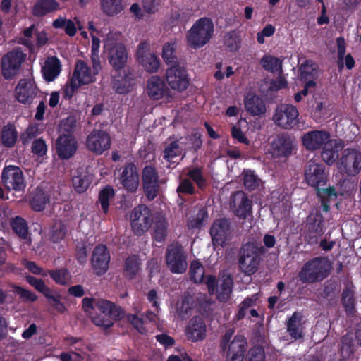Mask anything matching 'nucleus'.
I'll return each instance as SVG.
<instances>
[{"label":"nucleus","instance_id":"f257e3e1","mask_svg":"<svg viewBox=\"0 0 361 361\" xmlns=\"http://www.w3.org/2000/svg\"><path fill=\"white\" fill-rule=\"evenodd\" d=\"M235 331L228 329L221 337L219 348L226 353V361H243L247 349V340L244 335L237 334Z\"/></svg>","mask_w":361,"mask_h":361},{"label":"nucleus","instance_id":"f03ea898","mask_svg":"<svg viewBox=\"0 0 361 361\" xmlns=\"http://www.w3.org/2000/svg\"><path fill=\"white\" fill-rule=\"evenodd\" d=\"M264 248L257 243L247 242L242 245L238 253V267L241 272L251 276L255 274L261 262Z\"/></svg>","mask_w":361,"mask_h":361},{"label":"nucleus","instance_id":"7ed1b4c3","mask_svg":"<svg viewBox=\"0 0 361 361\" xmlns=\"http://www.w3.org/2000/svg\"><path fill=\"white\" fill-rule=\"evenodd\" d=\"M328 260L323 257H316L307 261L298 272L302 283H314L326 279L329 274Z\"/></svg>","mask_w":361,"mask_h":361},{"label":"nucleus","instance_id":"20e7f679","mask_svg":"<svg viewBox=\"0 0 361 361\" xmlns=\"http://www.w3.org/2000/svg\"><path fill=\"white\" fill-rule=\"evenodd\" d=\"M214 31L211 18L203 17L198 19L187 33L188 44L195 49H199L207 44Z\"/></svg>","mask_w":361,"mask_h":361},{"label":"nucleus","instance_id":"39448f33","mask_svg":"<svg viewBox=\"0 0 361 361\" xmlns=\"http://www.w3.org/2000/svg\"><path fill=\"white\" fill-rule=\"evenodd\" d=\"M166 264L173 274H183L188 268L187 255L183 247L175 242L168 245L166 252Z\"/></svg>","mask_w":361,"mask_h":361},{"label":"nucleus","instance_id":"423d86ee","mask_svg":"<svg viewBox=\"0 0 361 361\" xmlns=\"http://www.w3.org/2000/svg\"><path fill=\"white\" fill-rule=\"evenodd\" d=\"M25 59L26 54L20 48L13 49L6 53L1 59V72L4 79H13L18 73Z\"/></svg>","mask_w":361,"mask_h":361},{"label":"nucleus","instance_id":"0eeeda50","mask_svg":"<svg viewBox=\"0 0 361 361\" xmlns=\"http://www.w3.org/2000/svg\"><path fill=\"white\" fill-rule=\"evenodd\" d=\"M115 176L119 183L128 192H135L139 186L137 168L133 161H126L123 166H116Z\"/></svg>","mask_w":361,"mask_h":361},{"label":"nucleus","instance_id":"6e6552de","mask_svg":"<svg viewBox=\"0 0 361 361\" xmlns=\"http://www.w3.org/2000/svg\"><path fill=\"white\" fill-rule=\"evenodd\" d=\"M338 170L348 176H355L361 171V153L355 149L346 148L338 161Z\"/></svg>","mask_w":361,"mask_h":361},{"label":"nucleus","instance_id":"1a4fd4ad","mask_svg":"<svg viewBox=\"0 0 361 361\" xmlns=\"http://www.w3.org/2000/svg\"><path fill=\"white\" fill-rule=\"evenodd\" d=\"M304 177L307 185L316 190L326 184L328 172L324 164L310 160L305 166Z\"/></svg>","mask_w":361,"mask_h":361},{"label":"nucleus","instance_id":"9d476101","mask_svg":"<svg viewBox=\"0 0 361 361\" xmlns=\"http://www.w3.org/2000/svg\"><path fill=\"white\" fill-rule=\"evenodd\" d=\"M132 229L135 235H141L147 231L152 225V219L151 210L145 204L135 207L130 215Z\"/></svg>","mask_w":361,"mask_h":361},{"label":"nucleus","instance_id":"9b49d317","mask_svg":"<svg viewBox=\"0 0 361 361\" xmlns=\"http://www.w3.org/2000/svg\"><path fill=\"white\" fill-rule=\"evenodd\" d=\"M298 116L299 112L295 106L283 104L276 107L273 121L282 128L292 129L298 123Z\"/></svg>","mask_w":361,"mask_h":361},{"label":"nucleus","instance_id":"f8f14e48","mask_svg":"<svg viewBox=\"0 0 361 361\" xmlns=\"http://www.w3.org/2000/svg\"><path fill=\"white\" fill-rule=\"evenodd\" d=\"M142 182L144 193L148 200H154L160 190L159 173L153 165H146L142 171Z\"/></svg>","mask_w":361,"mask_h":361},{"label":"nucleus","instance_id":"ddd939ff","mask_svg":"<svg viewBox=\"0 0 361 361\" xmlns=\"http://www.w3.org/2000/svg\"><path fill=\"white\" fill-rule=\"evenodd\" d=\"M231 224L230 219L220 218L214 220L209 230L214 245L224 247L228 245L231 239Z\"/></svg>","mask_w":361,"mask_h":361},{"label":"nucleus","instance_id":"4468645a","mask_svg":"<svg viewBox=\"0 0 361 361\" xmlns=\"http://www.w3.org/2000/svg\"><path fill=\"white\" fill-rule=\"evenodd\" d=\"M294 140L287 133L278 134L270 146V153L274 159H286L293 154L295 149Z\"/></svg>","mask_w":361,"mask_h":361},{"label":"nucleus","instance_id":"2eb2a0df","mask_svg":"<svg viewBox=\"0 0 361 361\" xmlns=\"http://www.w3.org/2000/svg\"><path fill=\"white\" fill-rule=\"evenodd\" d=\"M109 134L102 129H94L86 138L87 149L96 155H101L111 147Z\"/></svg>","mask_w":361,"mask_h":361},{"label":"nucleus","instance_id":"dca6fc26","mask_svg":"<svg viewBox=\"0 0 361 361\" xmlns=\"http://www.w3.org/2000/svg\"><path fill=\"white\" fill-rule=\"evenodd\" d=\"M110 259V252L106 245H97L91 256V266L94 274L98 276L104 275L109 270Z\"/></svg>","mask_w":361,"mask_h":361},{"label":"nucleus","instance_id":"f3484780","mask_svg":"<svg viewBox=\"0 0 361 361\" xmlns=\"http://www.w3.org/2000/svg\"><path fill=\"white\" fill-rule=\"evenodd\" d=\"M166 79L172 90L179 92L185 90L190 80L186 69L181 67L179 63L167 68Z\"/></svg>","mask_w":361,"mask_h":361},{"label":"nucleus","instance_id":"a211bd4d","mask_svg":"<svg viewBox=\"0 0 361 361\" xmlns=\"http://www.w3.org/2000/svg\"><path fill=\"white\" fill-rule=\"evenodd\" d=\"M1 181L4 187L9 190L22 191L26 186L22 170L16 166L9 165L4 168Z\"/></svg>","mask_w":361,"mask_h":361},{"label":"nucleus","instance_id":"6ab92c4d","mask_svg":"<svg viewBox=\"0 0 361 361\" xmlns=\"http://www.w3.org/2000/svg\"><path fill=\"white\" fill-rule=\"evenodd\" d=\"M331 134L325 130H314L305 133L301 137L303 147L308 151L314 152L322 148L331 140Z\"/></svg>","mask_w":361,"mask_h":361},{"label":"nucleus","instance_id":"aec40b11","mask_svg":"<svg viewBox=\"0 0 361 361\" xmlns=\"http://www.w3.org/2000/svg\"><path fill=\"white\" fill-rule=\"evenodd\" d=\"M78 147V142L71 134L60 135L55 142L56 154L61 160H68L73 157Z\"/></svg>","mask_w":361,"mask_h":361},{"label":"nucleus","instance_id":"412c9836","mask_svg":"<svg viewBox=\"0 0 361 361\" xmlns=\"http://www.w3.org/2000/svg\"><path fill=\"white\" fill-rule=\"evenodd\" d=\"M137 57L140 63L149 73H156L160 66L159 59L154 53L149 52V46L147 42H140L137 47Z\"/></svg>","mask_w":361,"mask_h":361},{"label":"nucleus","instance_id":"4be33fe9","mask_svg":"<svg viewBox=\"0 0 361 361\" xmlns=\"http://www.w3.org/2000/svg\"><path fill=\"white\" fill-rule=\"evenodd\" d=\"M117 75H114L112 82V87L114 91L120 94H127L133 89L135 84V77L130 68L123 69L121 71H116Z\"/></svg>","mask_w":361,"mask_h":361},{"label":"nucleus","instance_id":"5701e85b","mask_svg":"<svg viewBox=\"0 0 361 361\" xmlns=\"http://www.w3.org/2000/svg\"><path fill=\"white\" fill-rule=\"evenodd\" d=\"M108 59L115 71H121L125 68L128 52L122 43H114L109 49Z\"/></svg>","mask_w":361,"mask_h":361},{"label":"nucleus","instance_id":"b1692460","mask_svg":"<svg viewBox=\"0 0 361 361\" xmlns=\"http://www.w3.org/2000/svg\"><path fill=\"white\" fill-rule=\"evenodd\" d=\"M207 328L204 319L200 316L190 319L185 329L187 338L191 342L202 341L206 337Z\"/></svg>","mask_w":361,"mask_h":361},{"label":"nucleus","instance_id":"393cba45","mask_svg":"<svg viewBox=\"0 0 361 361\" xmlns=\"http://www.w3.org/2000/svg\"><path fill=\"white\" fill-rule=\"evenodd\" d=\"M16 99L23 104L30 103L37 94V87L30 79H21L15 89Z\"/></svg>","mask_w":361,"mask_h":361},{"label":"nucleus","instance_id":"a878e982","mask_svg":"<svg viewBox=\"0 0 361 361\" xmlns=\"http://www.w3.org/2000/svg\"><path fill=\"white\" fill-rule=\"evenodd\" d=\"M305 322L301 312L295 311L286 322V331L290 338L295 341L305 336Z\"/></svg>","mask_w":361,"mask_h":361},{"label":"nucleus","instance_id":"bb28decb","mask_svg":"<svg viewBox=\"0 0 361 361\" xmlns=\"http://www.w3.org/2000/svg\"><path fill=\"white\" fill-rule=\"evenodd\" d=\"M146 91L149 98L159 100L168 93L169 89L159 76L153 75L147 80Z\"/></svg>","mask_w":361,"mask_h":361},{"label":"nucleus","instance_id":"cd10ccee","mask_svg":"<svg viewBox=\"0 0 361 361\" xmlns=\"http://www.w3.org/2000/svg\"><path fill=\"white\" fill-rule=\"evenodd\" d=\"M246 111L252 116H261L267 111L264 102L258 95L249 92L244 98Z\"/></svg>","mask_w":361,"mask_h":361},{"label":"nucleus","instance_id":"c85d7f7f","mask_svg":"<svg viewBox=\"0 0 361 361\" xmlns=\"http://www.w3.org/2000/svg\"><path fill=\"white\" fill-rule=\"evenodd\" d=\"M27 201L32 210L43 211L50 202V195L40 188H37L27 194Z\"/></svg>","mask_w":361,"mask_h":361},{"label":"nucleus","instance_id":"c756f323","mask_svg":"<svg viewBox=\"0 0 361 361\" xmlns=\"http://www.w3.org/2000/svg\"><path fill=\"white\" fill-rule=\"evenodd\" d=\"M61 71V63L57 56H49L42 67V73L47 82L54 81Z\"/></svg>","mask_w":361,"mask_h":361},{"label":"nucleus","instance_id":"7c9ffc66","mask_svg":"<svg viewBox=\"0 0 361 361\" xmlns=\"http://www.w3.org/2000/svg\"><path fill=\"white\" fill-rule=\"evenodd\" d=\"M233 279L231 275H223L220 279V285L218 286L216 295V299L221 302H226L231 298L233 288Z\"/></svg>","mask_w":361,"mask_h":361},{"label":"nucleus","instance_id":"2f4dec72","mask_svg":"<svg viewBox=\"0 0 361 361\" xmlns=\"http://www.w3.org/2000/svg\"><path fill=\"white\" fill-rule=\"evenodd\" d=\"M59 9L60 5L56 0H37L32 8V14L35 17L42 18Z\"/></svg>","mask_w":361,"mask_h":361},{"label":"nucleus","instance_id":"473e14b6","mask_svg":"<svg viewBox=\"0 0 361 361\" xmlns=\"http://www.w3.org/2000/svg\"><path fill=\"white\" fill-rule=\"evenodd\" d=\"M72 78L78 81L81 85H87L95 81L94 75L91 74L90 68L82 60L77 61Z\"/></svg>","mask_w":361,"mask_h":361},{"label":"nucleus","instance_id":"72a5a7b5","mask_svg":"<svg viewBox=\"0 0 361 361\" xmlns=\"http://www.w3.org/2000/svg\"><path fill=\"white\" fill-rule=\"evenodd\" d=\"M318 65L312 60L306 59L299 66L298 78L302 82L313 80L315 81L318 76Z\"/></svg>","mask_w":361,"mask_h":361},{"label":"nucleus","instance_id":"f704fd0d","mask_svg":"<svg viewBox=\"0 0 361 361\" xmlns=\"http://www.w3.org/2000/svg\"><path fill=\"white\" fill-rule=\"evenodd\" d=\"M235 197L240 199V202L235 205L233 212L238 218L245 219L252 214V200L243 192H238Z\"/></svg>","mask_w":361,"mask_h":361},{"label":"nucleus","instance_id":"c9c22d12","mask_svg":"<svg viewBox=\"0 0 361 361\" xmlns=\"http://www.w3.org/2000/svg\"><path fill=\"white\" fill-rule=\"evenodd\" d=\"M141 270V262L137 255L128 256L124 262L123 276L128 280L134 279Z\"/></svg>","mask_w":361,"mask_h":361},{"label":"nucleus","instance_id":"e433bc0d","mask_svg":"<svg viewBox=\"0 0 361 361\" xmlns=\"http://www.w3.org/2000/svg\"><path fill=\"white\" fill-rule=\"evenodd\" d=\"M341 302L345 313L353 315L355 312L356 300L355 298L354 286H345L341 293Z\"/></svg>","mask_w":361,"mask_h":361},{"label":"nucleus","instance_id":"4c0bfd02","mask_svg":"<svg viewBox=\"0 0 361 361\" xmlns=\"http://www.w3.org/2000/svg\"><path fill=\"white\" fill-rule=\"evenodd\" d=\"M337 47H338V66L339 69L343 68V59H345V64L348 70H351L355 67V61L350 54H345V42L343 37H338L336 39Z\"/></svg>","mask_w":361,"mask_h":361},{"label":"nucleus","instance_id":"58836bf2","mask_svg":"<svg viewBox=\"0 0 361 361\" xmlns=\"http://www.w3.org/2000/svg\"><path fill=\"white\" fill-rule=\"evenodd\" d=\"M168 231V223L166 218L162 215H157L154 219L153 238L156 242L163 243Z\"/></svg>","mask_w":361,"mask_h":361},{"label":"nucleus","instance_id":"ea45409f","mask_svg":"<svg viewBox=\"0 0 361 361\" xmlns=\"http://www.w3.org/2000/svg\"><path fill=\"white\" fill-rule=\"evenodd\" d=\"M336 140H331L322 147L321 157L328 165L331 166L338 157V150Z\"/></svg>","mask_w":361,"mask_h":361},{"label":"nucleus","instance_id":"a19ab883","mask_svg":"<svg viewBox=\"0 0 361 361\" xmlns=\"http://www.w3.org/2000/svg\"><path fill=\"white\" fill-rule=\"evenodd\" d=\"M102 12L108 16H115L124 9L123 0H100Z\"/></svg>","mask_w":361,"mask_h":361},{"label":"nucleus","instance_id":"79ce46f5","mask_svg":"<svg viewBox=\"0 0 361 361\" xmlns=\"http://www.w3.org/2000/svg\"><path fill=\"white\" fill-rule=\"evenodd\" d=\"M115 197V191L111 185H105L99 192L98 203L100 204L103 212L106 214L109 212L110 200Z\"/></svg>","mask_w":361,"mask_h":361},{"label":"nucleus","instance_id":"37998d69","mask_svg":"<svg viewBox=\"0 0 361 361\" xmlns=\"http://www.w3.org/2000/svg\"><path fill=\"white\" fill-rule=\"evenodd\" d=\"M13 231L20 238L26 239L29 234L27 221L21 216H16L10 220Z\"/></svg>","mask_w":361,"mask_h":361},{"label":"nucleus","instance_id":"c03bdc74","mask_svg":"<svg viewBox=\"0 0 361 361\" xmlns=\"http://www.w3.org/2000/svg\"><path fill=\"white\" fill-rule=\"evenodd\" d=\"M176 49V43L175 42H168L163 45L161 56L163 61L167 65L178 64Z\"/></svg>","mask_w":361,"mask_h":361},{"label":"nucleus","instance_id":"a18cd8bd","mask_svg":"<svg viewBox=\"0 0 361 361\" xmlns=\"http://www.w3.org/2000/svg\"><path fill=\"white\" fill-rule=\"evenodd\" d=\"M18 138V133L13 125L4 126L1 130V141L4 146L11 147L15 145Z\"/></svg>","mask_w":361,"mask_h":361},{"label":"nucleus","instance_id":"49530a36","mask_svg":"<svg viewBox=\"0 0 361 361\" xmlns=\"http://www.w3.org/2000/svg\"><path fill=\"white\" fill-rule=\"evenodd\" d=\"M49 276L56 284L60 286L68 285L71 279V275L68 269L63 267L49 270Z\"/></svg>","mask_w":361,"mask_h":361},{"label":"nucleus","instance_id":"de8ad7c7","mask_svg":"<svg viewBox=\"0 0 361 361\" xmlns=\"http://www.w3.org/2000/svg\"><path fill=\"white\" fill-rule=\"evenodd\" d=\"M193 306L194 300L192 296L190 294H184L177 309L178 316L182 319H188L191 314Z\"/></svg>","mask_w":361,"mask_h":361},{"label":"nucleus","instance_id":"09e8293b","mask_svg":"<svg viewBox=\"0 0 361 361\" xmlns=\"http://www.w3.org/2000/svg\"><path fill=\"white\" fill-rule=\"evenodd\" d=\"M224 45L227 51L230 52L237 51L241 46V37L238 32L232 30L227 32L224 37Z\"/></svg>","mask_w":361,"mask_h":361},{"label":"nucleus","instance_id":"8fccbe9b","mask_svg":"<svg viewBox=\"0 0 361 361\" xmlns=\"http://www.w3.org/2000/svg\"><path fill=\"white\" fill-rule=\"evenodd\" d=\"M323 216L321 214L310 215L307 219V226L310 233L322 235L323 231Z\"/></svg>","mask_w":361,"mask_h":361},{"label":"nucleus","instance_id":"3c124183","mask_svg":"<svg viewBox=\"0 0 361 361\" xmlns=\"http://www.w3.org/2000/svg\"><path fill=\"white\" fill-rule=\"evenodd\" d=\"M189 274L191 281L195 283H201L204 279V268L200 262L192 261L190 264Z\"/></svg>","mask_w":361,"mask_h":361},{"label":"nucleus","instance_id":"603ef678","mask_svg":"<svg viewBox=\"0 0 361 361\" xmlns=\"http://www.w3.org/2000/svg\"><path fill=\"white\" fill-rule=\"evenodd\" d=\"M260 181L261 180L255 173L254 171L250 169L244 170L243 185L247 190L251 192L256 190L259 187Z\"/></svg>","mask_w":361,"mask_h":361},{"label":"nucleus","instance_id":"864d4df0","mask_svg":"<svg viewBox=\"0 0 361 361\" xmlns=\"http://www.w3.org/2000/svg\"><path fill=\"white\" fill-rule=\"evenodd\" d=\"M187 176L197 184L199 189L204 190L206 188L207 181L203 176L202 168L196 167L190 170Z\"/></svg>","mask_w":361,"mask_h":361},{"label":"nucleus","instance_id":"5fc2aeb1","mask_svg":"<svg viewBox=\"0 0 361 361\" xmlns=\"http://www.w3.org/2000/svg\"><path fill=\"white\" fill-rule=\"evenodd\" d=\"M67 232V227L64 224L61 222H56L52 227L50 239L54 243H60L64 239Z\"/></svg>","mask_w":361,"mask_h":361},{"label":"nucleus","instance_id":"6e6d98bb","mask_svg":"<svg viewBox=\"0 0 361 361\" xmlns=\"http://www.w3.org/2000/svg\"><path fill=\"white\" fill-rule=\"evenodd\" d=\"M207 219V212L204 209H200L195 217L188 220L187 226L189 229L201 228Z\"/></svg>","mask_w":361,"mask_h":361},{"label":"nucleus","instance_id":"4d7b16f0","mask_svg":"<svg viewBox=\"0 0 361 361\" xmlns=\"http://www.w3.org/2000/svg\"><path fill=\"white\" fill-rule=\"evenodd\" d=\"M126 317L128 322H129L140 334L146 335L147 334V329L145 326V321L143 318L139 317L133 314H128Z\"/></svg>","mask_w":361,"mask_h":361},{"label":"nucleus","instance_id":"13d9d810","mask_svg":"<svg viewBox=\"0 0 361 361\" xmlns=\"http://www.w3.org/2000/svg\"><path fill=\"white\" fill-rule=\"evenodd\" d=\"M265 359L264 348L261 345H255L248 350L245 361H265Z\"/></svg>","mask_w":361,"mask_h":361},{"label":"nucleus","instance_id":"bf43d9fd","mask_svg":"<svg viewBox=\"0 0 361 361\" xmlns=\"http://www.w3.org/2000/svg\"><path fill=\"white\" fill-rule=\"evenodd\" d=\"M82 85L78 82V81L75 80L74 78L71 77L70 80H68L66 84L63 92V97L66 100H71L73 97L75 92L81 87Z\"/></svg>","mask_w":361,"mask_h":361},{"label":"nucleus","instance_id":"052dcab7","mask_svg":"<svg viewBox=\"0 0 361 361\" xmlns=\"http://www.w3.org/2000/svg\"><path fill=\"white\" fill-rule=\"evenodd\" d=\"M176 192L179 197L182 195H194L195 188L192 180L190 178L182 179L176 189Z\"/></svg>","mask_w":361,"mask_h":361},{"label":"nucleus","instance_id":"680f3d73","mask_svg":"<svg viewBox=\"0 0 361 361\" xmlns=\"http://www.w3.org/2000/svg\"><path fill=\"white\" fill-rule=\"evenodd\" d=\"M90 181L87 176H78L73 178V185L78 193L85 192L89 188Z\"/></svg>","mask_w":361,"mask_h":361},{"label":"nucleus","instance_id":"e2e57ef3","mask_svg":"<svg viewBox=\"0 0 361 361\" xmlns=\"http://www.w3.org/2000/svg\"><path fill=\"white\" fill-rule=\"evenodd\" d=\"M13 291L16 294L18 295L24 302H33L37 299V296L35 293L17 285L13 286Z\"/></svg>","mask_w":361,"mask_h":361},{"label":"nucleus","instance_id":"0e129e2a","mask_svg":"<svg viewBox=\"0 0 361 361\" xmlns=\"http://www.w3.org/2000/svg\"><path fill=\"white\" fill-rule=\"evenodd\" d=\"M262 68L269 72H274L277 66H281V61L278 58L271 56H264L260 61Z\"/></svg>","mask_w":361,"mask_h":361},{"label":"nucleus","instance_id":"69168bd1","mask_svg":"<svg viewBox=\"0 0 361 361\" xmlns=\"http://www.w3.org/2000/svg\"><path fill=\"white\" fill-rule=\"evenodd\" d=\"M317 196L320 199H325L328 200H335L338 197L336 190L334 186H329L326 188H322V187L316 189Z\"/></svg>","mask_w":361,"mask_h":361},{"label":"nucleus","instance_id":"338daca9","mask_svg":"<svg viewBox=\"0 0 361 361\" xmlns=\"http://www.w3.org/2000/svg\"><path fill=\"white\" fill-rule=\"evenodd\" d=\"M179 145L177 141L171 142L166 147L163 152V157L167 161H171L173 158L178 155Z\"/></svg>","mask_w":361,"mask_h":361},{"label":"nucleus","instance_id":"774afa93","mask_svg":"<svg viewBox=\"0 0 361 361\" xmlns=\"http://www.w3.org/2000/svg\"><path fill=\"white\" fill-rule=\"evenodd\" d=\"M26 281L30 285L33 286L37 291L44 295V293L48 292L50 288L46 286L44 281L42 279H37L32 276H27Z\"/></svg>","mask_w":361,"mask_h":361}]
</instances>
